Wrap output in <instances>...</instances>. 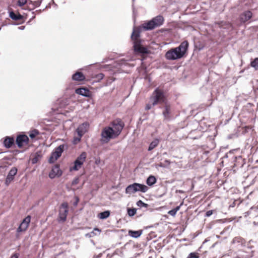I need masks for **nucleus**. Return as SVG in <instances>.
I'll list each match as a JSON object with an SVG mask.
<instances>
[{
    "label": "nucleus",
    "mask_w": 258,
    "mask_h": 258,
    "mask_svg": "<svg viewBox=\"0 0 258 258\" xmlns=\"http://www.w3.org/2000/svg\"><path fill=\"white\" fill-rule=\"evenodd\" d=\"M188 47V42L187 41H184L178 47L171 48L167 51L165 54V57L169 60L179 59L184 56Z\"/></svg>",
    "instance_id": "obj_1"
},
{
    "label": "nucleus",
    "mask_w": 258,
    "mask_h": 258,
    "mask_svg": "<svg viewBox=\"0 0 258 258\" xmlns=\"http://www.w3.org/2000/svg\"><path fill=\"white\" fill-rule=\"evenodd\" d=\"M117 137L111 126H108L104 127L101 133L100 141L102 143H107L110 140Z\"/></svg>",
    "instance_id": "obj_2"
},
{
    "label": "nucleus",
    "mask_w": 258,
    "mask_h": 258,
    "mask_svg": "<svg viewBox=\"0 0 258 258\" xmlns=\"http://www.w3.org/2000/svg\"><path fill=\"white\" fill-rule=\"evenodd\" d=\"M139 32L138 31H136L134 30L132 34L131 38L134 42V48L135 52L140 53H147V49L143 46H142L140 44V42L139 41L138 38L139 37Z\"/></svg>",
    "instance_id": "obj_3"
},
{
    "label": "nucleus",
    "mask_w": 258,
    "mask_h": 258,
    "mask_svg": "<svg viewBox=\"0 0 258 258\" xmlns=\"http://www.w3.org/2000/svg\"><path fill=\"white\" fill-rule=\"evenodd\" d=\"M148 187L144 184L134 183L128 185L125 188V193L133 194L138 191L146 192L148 190Z\"/></svg>",
    "instance_id": "obj_4"
},
{
    "label": "nucleus",
    "mask_w": 258,
    "mask_h": 258,
    "mask_svg": "<svg viewBox=\"0 0 258 258\" xmlns=\"http://www.w3.org/2000/svg\"><path fill=\"white\" fill-rule=\"evenodd\" d=\"M151 100L153 101L152 105L155 106L158 103L165 102V98L163 91L159 89L156 88L153 93L151 97Z\"/></svg>",
    "instance_id": "obj_5"
},
{
    "label": "nucleus",
    "mask_w": 258,
    "mask_h": 258,
    "mask_svg": "<svg viewBox=\"0 0 258 258\" xmlns=\"http://www.w3.org/2000/svg\"><path fill=\"white\" fill-rule=\"evenodd\" d=\"M124 126V123L120 119H116L111 122L110 126H111L116 136L118 137L121 133Z\"/></svg>",
    "instance_id": "obj_6"
},
{
    "label": "nucleus",
    "mask_w": 258,
    "mask_h": 258,
    "mask_svg": "<svg viewBox=\"0 0 258 258\" xmlns=\"http://www.w3.org/2000/svg\"><path fill=\"white\" fill-rule=\"evenodd\" d=\"M87 158V153L85 152H82L76 159L74 162V165L70 168V170H79L83 165Z\"/></svg>",
    "instance_id": "obj_7"
},
{
    "label": "nucleus",
    "mask_w": 258,
    "mask_h": 258,
    "mask_svg": "<svg viewBox=\"0 0 258 258\" xmlns=\"http://www.w3.org/2000/svg\"><path fill=\"white\" fill-rule=\"evenodd\" d=\"M68 213V204L67 203L61 204L59 211V218L60 221L64 222L66 220Z\"/></svg>",
    "instance_id": "obj_8"
},
{
    "label": "nucleus",
    "mask_w": 258,
    "mask_h": 258,
    "mask_svg": "<svg viewBox=\"0 0 258 258\" xmlns=\"http://www.w3.org/2000/svg\"><path fill=\"white\" fill-rule=\"evenodd\" d=\"M18 169L16 167H14L9 171L6 180L5 184L7 185H9L10 183L14 180L15 176L17 173Z\"/></svg>",
    "instance_id": "obj_9"
},
{
    "label": "nucleus",
    "mask_w": 258,
    "mask_h": 258,
    "mask_svg": "<svg viewBox=\"0 0 258 258\" xmlns=\"http://www.w3.org/2000/svg\"><path fill=\"white\" fill-rule=\"evenodd\" d=\"M30 220V216H28L24 219H23V221L21 222L17 229V232H20L26 230L29 226Z\"/></svg>",
    "instance_id": "obj_10"
},
{
    "label": "nucleus",
    "mask_w": 258,
    "mask_h": 258,
    "mask_svg": "<svg viewBox=\"0 0 258 258\" xmlns=\"http://www.w3.org/2000/svg\"><path fill=\"white\" fill-rule=\"evenodd\" d=\"M89 127V124L87 122H85L80 124L76 130L77 135L83 136L88 131Z\"/></svg>",
    "instance_id": "obj_11"
},
{
    "label": "nucleus",
    "mask_w": 258,
    "mask_h": 258,
    "mask_svg": "<svg viewBox=\"0 0 258 258\" xmlns=\"http://www.w3.org/2000/svg\"><path fill=\"white\" fill-rule=\"evenodd\" d=\"M61 174H62V172L59 169V165H55L52 167L51 171L50 172V173L49 174V177L50 178L52 179V178H55L56 176L58 177V176H61Z\"/></svg>",
    "instance_id": "obj_12"
},
{
    "label": "nucleus",
    "mask_w": 258,
    "mask_h": 258,
    "mask_svg": "<svg viewBox=\"0 0 258 258\" xmlns=\"http://www.w3.org/2000/svg\"><path fill=\"white\" fill-rule=\"evenodd\" d=\"M16 141L18 146L21 148L24 143L27 144L28 142L29 138L26 135H20L17 136Z\"/></svg>",
    "instance_id": "obj_13"
},
{
    "label": "nucleus",
    "mask_w": 258,
    "mask_h": 258,
    "mask_svg": "<svg viewBox=\"0 0 258 258\" xmlns=\"http://www.w3.org/2000/svg\"><path fill=\"white\" fill-rule=\"evenodd\" d=\"M154 26L156 27H158L161 26L164 22V18L161 15H158L152 19Z\"/></svg>",
    "instance_id": "obj_14"
},
{
    "label": "nucleus",
    "mask_w": 258,
    "mask_h": 258,
    "mask_svg": "<svg viewBox=\"0 0 258 258\" xmlns=\"http://www.w3.org/2000/svg\"><path fill=\"white\" fill-rule=\"evenodd\" d=\"M162 113L165 119H167L170 118V115L171 113V107L170 105L167 102H165V105Z\"/></svg>",
    "instance_id": "obj_15"
},
{
    "label": "nucleus",
    "mask_w": 258,
    "mask_h": 258,
    "mask_svg": "<svg viewBox=\"0 0 258 258\" xmlns=\"http://www.w3.org/2000/svg\"><path fill=\"white\" fill-rule=\"evenodd\" d=\"M76 93L85 97H89L90 95V92L89 90L84 88L77 89L76 90Z\"/></svg>",
    "instance_id": "obj_16"
},
{
    "label": "nucleus",
    "mask_w": 258,
    "mask_h": 258,
    "mask_svg": "<svg viewBox=\"0 0 258 258\" xmlns=\"http://www.w3.org/2000/svg\"><path fill=\"white\" fill-rule=\"evenodd\" d=\"M72 79L74 81H82L85 80V77L82 72H77L73 75Z\"/></svg>",
    "instance_id": "obj_17"
},
{
    "label": "nucleus",
    "mask_w": 258,
    "mask_h": 258,
    "mask_svg": "<svg viewBox=\"0 0 258 258\" xmlns=\"http://www.w3.org/2000/svg\"><path fill=\"white\" fill-rule=\"evenodd\" d=\"M14 144V139L13 137H7L4 142L5 147L7 148H11Z\"/></svg>",
    "instance_id": "obj_18"
},
{
    "label": "nucleus",
    "mask_w": 258,
    "mask_h": 258,
    "mask_svg": "<svg viewBox=\"0 0 258 258\" xmlns=\"http://www.w3.org/2000/svg\"><path fill=\"white\" fill-rule=\"evenodd\" d=\"M252 17V13L250 11H247L243 13L240 16L241 22H245L249 20Z\"/></svg>",
    "instance_id": "obj_19"
},
{
    "label": "nucleus",
    "mask_w": 258,
    "mask_h": 258,
    "mask_svg": "<svg viewBox=\"0 0 258 258\" xmlns=\"http://www.w3.org/2000/svg\"><path fill=\"white\" fill-rule=\"evenodd\" d=\"M143 28L146 30H151L156 27L154 26V24L151 20L146 23H144L143 24Z\"/></svg>",
    "instance_id": "obj_20"
},
{
    "label": "nucleus",
    "mask_w": 258,
    "mask_h": 258,
    "mask_svg": "<svg viewBox=\"0 0 258 258\" xmlns=\"http://www.w3.org/2000/svg\"><path fill=\"white\" fill-rule=\"evenodd\" d=\"M60 156V154H58L55 151L53 152L48 160L49 163H52L54 162Z\"/></svg>",
    "instance_id": "obj_21"
},
{
    "label": "nucleus",
    "mask_w": 258,
    "mask_h": 258,
    "mask_svg": "<svg viewBox=\"0 0 258 258\" xmlns=\"http://www.w3.org/2000/svg\"><path fill=\"white\" fill-rule=\"evenodd\" d=\"M157 179L153 175H150L148 177L146 180V183L149 186H152L156 182Z\"/></svg>",
    "instance_id": "obj_22"
},
{
    "label": "nucleus",
    "mask_w": 258,
    "mask_h": 258,
    "mask_svg": "<svg viewBox=\"0 0 258 258\" xmlns=\"http://www.w3.org/2000/svg\"><path fill=\"white\" fill-rule=\"evenodd\" d=\"M10 17L12 19L14 20H20L23 18V16L21 15L20 14H16L13 12L10 13Z\"/></svg>",
    "instance_id": "obj_23"
},
{
    "label": "nucleus",
    "mask_w": 258,
    "mask_h": 258,
    "mask_svg": "<svg viewBox=\"0 0 258 258\" xmlns=\"http://www.w3.org/2000/svg\"><path fill=\"white\" fill-rule=\"evenodd\" d=\"M142 233V230L138 231H129V234L131 236L134 238H138L141 236Z\"/></svg>",
    "instance_id": "obj_24"
},
{
    "label": "nucleus",
    "mask_w": 258,
    "mask_h": 258,
    "mask_svg": "<svg viewBox=\"0 0 258 258\" xmlns=\"http://www.w3.org/2000/svg\"><path fill=\"white\" fill-rule=\"evenodd\" d=\"M159 143V140L157 139L154 140L150 144L148 151H151L156 147Z\"/></svg>",
    "instance_id": "obj_25"
},
{
    "label": "nucleus",
    "mask_w": 258,
    "mask_h": 258,
    "mask_svg": "<svg viewBox=\"0 0 258 258\" xmlns=\"http://www.w3.org/2000/svg\"><path fill=\"white\" fill-rule=\"evenodd\" d=\"M110 214L109 211H105L99 214L98 217L100 219H105L108 218Z\"/></svg>",
    "instance_id": "obj_26"
},
{
    "label": "nucleus",
    "mask_w": 258,
    "mask_h": 258,
    "mask_svg": "<svg viewBox=\"0 0 258 258\" xmlns=\"http://www.w3.org/2000/svg\"><path fill=\"white\" fill-rule=\"evenodd\" d=\"M250 65L254 68L255 70H258V57L255 58L253 60L251 61Z\"/></svg>",
    "instance_id": "obj_27"
},
{
    "label": "nucleus",
    "mask_w": 258,
    "mask_h": 258,
    "mask_svg": "<svg viewBox=\"0 0 258 258\" xmlns=\"http://www.w3.org/2000/svg\"><path fill=\"white\" fill-rule=\"evenodd\" d=\"M64 145H60L58 147L56 148L55 149V152L57 153L58 154L61 155L63 150H64Z\"/></svg>",
    "instance_id": "obj_28"
},
{
    "label": "nucleus",
    "mask_w": 258,
    "mask_h": 258,
    "mask_svg": "<svg viewBox=\"0 0 258 258\" xmlns=\"http://www.w3.org/2000/svg\"><path fill=\"white\" fill-rule=\"evenodd\" d=\"M39 132L38 130H34L30 132V133L29 134V137L31 139H34V138H35L36 137V136L39 135Z\"/></svg>",
    "instance_id": "obj_29"
},
{
    "label": "nucleus",
    "mask_w": 258,
    "mask_h": 258,
    "mask_svg": "<svg viewBox=\"0 0 258 258\" xmlns=\"http://www.w3.org/2000/svg\"><path fill=\"white\" fill-rule=\"evenodd\" d=\"M136 212H137V210L135 208H132V209L128 208L127 209V214L131 217L134 216L135 215V214L136 213Z\"/></svg>",
    "instance_id": "obj_30"
},
{
    "label": "nucleus",
    "mask_w": 258,
    "mask_h": 258,
    "mask_svg": "<svg viewBox=\"0 0 258 258\" xmlns=\"http://www.w3.org/2000/svg\"><path fill=\"white\" fill-rule=\"evenodd\" d=\"M82 137V136H80V135H77V136H75L73 140V144H77L78 143H79L81 141V138Z\"/></svg>",
    "instance_id": "obj_31"
},
{
    "label": "nucleus",
    "mask_w": 258,
    "mask_h": 258,
    "mask_svg": "<svg viewBox=\"0 0 258 258\" xmlns=\"http://www.w3.org/2000/svg\"><path fill=\"white\" fill-rule=\"evenodd\" d=\"M137 206L139 207H146L147 208L148 207V204L144 203L143 202H142L141 200H139L137 202Z\"/></svg>",
    "instance_id": "obj_32"
},
{
    "label": "nucleus",
    "mask_w": 258,
    "mask_h": 258,
    "mask_svg": "<svg viewBox=\"0 0 258 258\" xmlns=\"http://www.w3.org/2000/svg\"><path fill=\"white\" fill-rule=\"evenodd\" d=\"M27 2V0H18L17 4L20 7L24 6Z\"/></svg>",
    "instance_id": "obj_33"
},
{
    "label": "nucleus",
    "mask_w": 258,
    "mask_h": 258,
    "mask_svg": "<svg viewBox=\"0 0 258 258\" xmlns=\"http://www.w3.org/2000/svg\"><path fill=\"white\" fill-rule=\"evenodd\" d=\"M40 158V156L37 153L35 154V157L32 159V163L35 164L38 161V159Z\"/></svg>",
    "instance_id": "obj_34"
},
{
    "label": "nucleus",
    "mask_w": 258,
    "mask_h": 258,
    "mask_svg": "<svg viewBox=\"0 0 258 258\" xmlns=\"http://www.w3.org/2000/svg\"><path fill=\"white\" fill-rule=\"evenodd\" d=\"M187 258H199V256L197 253L191 252L188 255Z\"/></svg>",
    "instance_id": "obj_35"
},
{
    "label": "nucleus",
    "mask_w": 258,
    "mask_h": 258,
    "mask_svg": "<svg viewBox=\"0 0 258 258\" xmlns=\"http://www.w3.org/2000/svg\"><path fill=\"white\" fill-rule=\"evenodd\" d=\"M104 74L102 73H100L96 76V78L98 80H101L104 78Z\"/></svg>",
    "instance_id": "obj_36"
},
{
    "label": "nucleus",
    "mask_w": 258,
    "mask_h": 258,
    "mask_svg": "<svg viewBox=\"0 0 258 258\" xmlns=\"http://www.w3.org/2000/svg\"><path fill=\"white\" fill-rule=\"evenodd\" d=\"M176 213H177V212H176V211H175L174 209H172V210H170V211L168 212V213L170 215H171V216H173V217L175 216V215L176 214Z\"/></svg>",
    "instance_id": "obj_37"
},
{
    "label": "nucleus",
    "mask_w": 258,
    "mask_h": 258,
    "mask_svg": "<svg viewBox=\"0 0 258 258\" xmlns=\"http://www.w3.org/2000/svg\"><path fill=\"white\" fill-rule=\"evenodd\" d=\"M94 231H97L99 232V233H100L101 232V230L100 229H99L98 228H95L94 229V231L91 232V235H90V236H91L92 235H96V233H95Z\"/></svg>",
    "instance_id": "obj_38"
},
{
    "label": "nucleus",
    "mask_w": 258,
    "mask_h": 258,
    "mask_svg": "<svg viewBox=\"0 0 258 258\" xmlns=\"http://www.w3.org/2000/svg\"><path fill=\"white\" fill-rule=\"evenodd\" d=\"M213 214V211L212 210H209L206 213V217H210Z\"/></svg>",
    "instance_id": "obj_39"
},
{
    "label": "nucleus",
    "mask_w": 258,
    "mask_h": 258,
    "mask_svg": "<svg viewBox=\"0 0 258 258\" xmlns=\"http://www.w3.org/2000/svg\"><path fill=\"white\" fill-rule=\"evenodd\" d=\"M152 106H153L152 105V104H148L146 106L145 109L146 110H150L152 108Z\"/></svg>",
    "instance_id": "obj_40"
},
{
    "label": "nucleus",
    "mask_w": 258,
    "mask_h": 258,
    "mask_svg": "<svg viewBox=\"0 0 258 258\" xmlns=\"http://www.w3.org/2000/svg\"><path fill=\"white\" fill-rule=\"evenodd\" d=\"M78 182H79V179L76 178L73 181L72 184H73V185L77 184L78 183Z\"/></svg>",
    "instance_id": "obj_41"
},
{
    "label": "nucleus",
    "mask_w": 258,
    "mask_h": 258,
    "mask_svg": "<svg viewBox=\"0 0 258 258\" xmlns=\"http://www.w3.org/2000/svg\"><path fill=\"white\" fill-rule=\"evenodd\" d=\"M183 203H181L180 204L179 206H177L175 208H174V209L176 211V212H177L179 210L180 208V207L182 205Z\"/></svg>",
    "instance_id": "obj_42"
},
{
    "label": "nucleus",
    "mask_w": 258,
    "mask_h": 258,
    "mask_svg": "<svg viewBox=\"0 0 258 258\" xmlns=\"http://www.w3.org/2000/svg\"><path fill=\"white\" fill-rule=\"evenodd\" d=\"M19 255L17 253H14L11 256V258H18Z\"/></svg>",
    "instance_id": "obj_43"
},
{
    "label": "nucleus",
    "mask_w": 258,
    "mask_h": 258,
    "mask_svg": "<svg viewBox=\"0 0 258 258\" xmlns=\"http://www.w3.org/2000/svg\"><path fill=\"white\" fill-rule=\"evenodd\" d=\"M78 199H77V201L74 203V205H77V204H78Z\"/></svg>",
    "instance_id": "obj_44"
},
{
    "label": "nucleus",
    "mask_w": 258,
    "mask_h": 258,
    "mask_svg": "<svg viewBox=\"0 0 258 258\" xmlns=\"http://www.w3.org/2000/svg\"><path fill=\"white\" fill-rule=\"evenodd\" d=\"M19 28L23 30V29H24V26H21V27H19Z\"/></svg>",
    "instance_id": "obj_45"
},
{
    "label": "nucleus",
    "mask_w": 258,
    "mask_h": 258,
    "mask_svg": "<svg viewBox=\"0 0 258 258\" xmlns=\"http://www.w3.org/2000/svg\"><path fill=\"white\" fill-rule=\"evenodd\" d=\"M158 166H160V167H163V165H162V163H160V164H159Z\"/></svg>",
    "instance_id": "obj_46"
},
{
    "label": "nucleus",
    "mask_w": 258,
    "mask_h": 258,
    "mask_svg": "<svg viewBox=\"0 0 258 258\" xmlns=\"http://www.w3.org/2000/svg\"><path fill=\"white\" fill-rule=\"evenodd\" d=\"M179 192L180 193H182V192H183V191H182V190H179Z\"/></svg>",
    "instance_id": "obj_47"
}]
</instances>
